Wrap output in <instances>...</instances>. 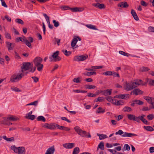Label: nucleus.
Instances as JSON below:
<instances>
[{
  "instance_id": "nucleus-1",
  "label": "nucleus",
  "mask_w": 154,
  "mask_h": 154,
  "mask_svg": "<svg viewBox=\"0 0 154 154\" xmlns=\"http://www.w3.org/2000/svg\"><path fill=\"white\" fill-rule=\"evenodd\" d=\"M42 59L40 57H37L33 60V63L36 67H37V70L39 71L42 70L43 65L41 63L42 61Z\"/></svg>"
},
{
  "instance_id": "nucleus-2",
  "label": "nucleus",
  "mask_w": 154,
  "mask_h": 154,
  "mask_svg": "<svg viewBox=\"0 0 154 154\" xmlns=\"http://www.w3.org/2000/svg\"><path fill=\"white\" fill-rule=\"evenodd\" d=\"M11 149L14 151L16 153L18 154H25L26 151L25 148L23 146L16 147L15 145L11 146Z\"/></svg>"
},
{
  "instance_id": "nucleus-3",
  "label": "nucleus",
  "mask_w": 154,
  "mask_h": 154,
  "mask_svg": "<svg viewBox=\"0 0 154 154\" xmlns=\"http://www.w3.org/2000/svg\"><path fill=\"white\" fill-rule=\"evenodd\" d=\"M59 53V52L58 51L53 53V54L49 57L50 61L57 62L60 61L61 60V58L58 56Z\"/></svg>"
},
{
  "instance_id": "nucleus-4",
  "label": "nucleus",
  "mask_w": 154,
  "mask_h": 154,
  "mask_svg": "<svg viewBox=\"0 0 154 154\" xmlns=\"http://www.w3.org/2000/svg\"><path fill=\"white\" fill-rule=\"evenodd\" d=\"M32 65L29 62H24L22 64L21 66V71L20 72L23 73L24 71L29 70L31 67Z\"/></svg>"
},
{
  "instance_id": "nucleus-5",
  "label": "nucleus",
  "mask_w": 154,
  "mask_h": 154,
  "mask_svg": "<svg viewBox=\"0 0 154 154\" xmlns=\"http://www.w3.org/2000/svg\"><path fill=\"white\" fill-rule=\"evenodd\" d=\"M135 83L133 82H131L129 83L126 82L125 85L124 89L127 91L133 90L136 88L135 85Z\"/></svg>"
},
{
  "instance_id": "nucleus-6",
  "label": "nucleus",
  "mask_w": 154,
  "mask_h": 154,
  "mask_svg": "<svg viewBox=\"0 0 154 154\" xmlns=\"http://www.w3.org/2000/svg\"><path fill=\"white\" fill-rule=\"evenodd\" d=\"M23 76L22 73L18 74L17 75L14 74L11 77L10 81L12 82H16L20 80Z\"/></svg>"
},
{
  "instance_id": "nucleus-7",
  "label": "nucleus",
  "mask_w": 154,
  "mask_h": 154,
  "mask_svg": "<svg viewBox=\"0 0 154 154\" xmlns=\"http://www.w3.org/2000/svg\"><path fill=\"white\" fill-rule=\"evenodd\" d=\"M20 41H21L25 43V44L29 48L31 47V44L26 38L25 37L23 36V38L21 37H18L16 38V41L18 42Z\"/></svg>"
},
{
  "instance_id": "nucleus-8",
  "label": "nucleus",
  "mask_w": 154,
  "mask_h": 154,
  "mask_svg": "<svg viewBox=\"0 0 154 154\" xmlns=\"http://www.w3.org/2000/svg\"><path fill=\"white\" fill-rule=\"evenodd\" d=\"M75 131L79 135L83 137H87V132L85 131H83L79 126H76L74 128Z\"/></svg>"
},
{
  "instance_id": "nucleus-9",
  "label": "nucleus",
  "mask_w": 154,
  "mask_h": 154,
  "mask_svg": "<svg viewBox=\"0 0 154 154\" xmlns=\"http://www.w3.org/2000/svg\"><path fill=\"white\" fill-rule=\"evenodd\" d=\"M88 57L87 55L76 56L74 57L73 60L74 61H82L86 59Z\"/></svg>"
},
{
  "instance_id": "nucleus-10",
  "label": "nucleus",
  "mask_w": 154,
  "mask_h": 154,
  "mask_svg": "<svg viewBox=\"0 0 154 154\" xmlns=\"http://www.w3.org/2000/svg\"><path fill=\"white\" fill-rule=\"evenodd\" d=\"M143 93V92L139 88H136L133 89L131 91L130 94L137 96L138 95L142 94Z\"/></svg>"
},
{
  "instance_id": "nucleus-11",
  "label": "nucleus",
  "mask_w": 154,
  "mask_h": 154,
  "mask_svg": "<svg viewBox=\"0 0 154 154\" xmlns=\"http://www.w3.org/2000/svg\"><path fill=\"white\" fill-rule=\"evenodd\" d=\"M78 41V39H77V38H74L73 39L71 43V46H72V47H74V48H75L81 45V43L79 45H76V44Z\"/></svg>"
},
{
  "instance_id": "nucleus-12",
  "label": "nucleus",
  "mask_w": 154,
  "mask_h": 154,
  "mask_svg": "<svg viewBox=\"0 0 154 154\" xmlns=\"http://www.w3.org/2000/svg\"><path fill=\"white\" fill-rule=\"evenodd\" d=\"M133 82H134V83H135V85L136 86V87L140 85H145L146 84V83L143 82L142 80L141 79H136L134 80V81Z\"/></svg>"
},
{
  "instance_id": "nucleus-13",
  "label": "nucleus",
  "mask_w": 154,
  "mask_h": 154,
  "mask_svg": "<svg viewBox=\"0 0 154 154\" xmlns=\"http://www.w3.org/2000/svg\"><path fill=\"white\" fill-rule=\"evenodd\" d=\"M63 146L66 149H72L75 146V143H68L63 144Z\"/></svg>"
},
{
  "instance_id": "nucleus-14",
  "label": "nucleus",
  "mask_w": 154,
  "mask_h": 154,
  "mask_svg": "<svg viewBox=\"0 0 154 154\" xmlns=\"http://www.w3.org/2000/svg\"><path fill=\"white\" fill-rule=\"evenodd\" d=\"M7 47L8 48V51L12 50L13 49V48L15 46V44L14 43H10L9 42H6Z\"/></svg>"
},
{
  "instance_id": "nucleus-15",
  "label": "nucleus",
  "mask_w": 154,
  "mask_h": 154,
  "mask_svg": "<svg viewBox=\"0 0 154 154\" xmlns=\"http://www.w3.org/2000/svg\"><path fill=\"white\" fill-rule=\"evenodd\" d=\"M55 151L54 146L48 148L46 150L45 154H54Z\"/></svg>"
},
{
  "instance_id": "nucleus-16",
  "label": "nucleus",
  "mask_w": 154,
  "mask_h": 154,
  "mask_svg": "<svg viewBox=\"0 0 154 154\" xmlns=\"http://www.w3.org/2000/svg\"><path fill=\"white\" fill-rule=\"evenodd\" d=\"M32 111H31L28 113L26 114V117L28 119H30L31 120H33L35 118V116L33 115H32Z\"/></svg>"
},
{
  "instance_id": "nucleus-17",
  "label": "nucleus",
  "mask_w": 154,
  "mask_h": 154,
  "mask_svg": "<svg viewBox=\"0 0 154 154\" xmlns=\"http://www.w3.org/2000/svg\"><path fill=\"white\" fill-rule=\"evenodd\" d=\"M118 7L123 8H127L129 7V5L126 2H120L118 4Z\"/></svg>"
},
{
  "instance_id": "nucleus-18",
  "label": "nucleus",
  "mask_w": 154,
  "mask_h": 154,
  "mask_svg": "<svg viewBox=\"0 0 154 154\" xmlns=\"http://www.w3.org/2000/svg\"><path fill=\"white\" fill-rule=\"evenodd\" d=\"M92 5L95 7L99 9L104 8H105V6L103 4H100L99 3L97 4L93 3L92 4Z\"/></svg>"
},
{
  "instance_id": "nucleus-19",
  "label": "nucleus",
  "mask_w": 154,
  "mask_h": 154,
  "mask_svg": "<svg viewBox=\"0 0 154 154\" xmlns=\"http://www.w3.org/2000/svg\"><path fill=\"white\" fill-rule=\"evenodd\" d=\"M137 135L135 134H134L131 133H128L126 132H125L124 134L122 135V136L123 137H132L134 136H136Z\"/></svg>"
},
{
  "instance_id": "nucleus-20",
  "label": "nucleus",
  "mask_w": 154,
  "mask_h": 154,
  "mask_svg": "<svg viewBox=\"0 0 154 154\" xmlns=\"http://www.w3.org/2000/svg\"><path fill=\"white\" fill-rule=\"evenodd\" d=\"M131 14L133 16L134 19L137 21L139 20V18L135 11L132 9L131 10Z\"/></svg>"
},
{
  "instance_id": "nucleus-21",
  "label": "nucleus",
  "mask_w": 154,
  "mask_h": 154,
  "mask_svg": "<svg viewBox=\"0 0 154 154\" xmlns=\"http://www.w3.org/2000/svg\"><path fill=\"white\" fill-rule=\"evenodd\" d=\"M129 97V95L128 94H119L118 96V98L122 99H127Z\"/></svg>"
},
{
  "instance_id": "nucleus-22",
  "label": "nucleus",
  "mask_w": 154,
  "mask_h": 154,
  "mask_svg": "<svg viewBox=\"0 0 154 154\" xmlns=\"http://www.w3.org/2000/svg\"><path fill=\"white\" fill-rule=\"evenodd\" d=\"M112 89H109L103 91V94L105 96H108L111 95Z\"/></svg>"
},
{
  "instance_id": "nucleus-23",
  "label": "nucleus",
  "mask_w": 154,
  "mask_h": 154,
  "mask_svg": "<svg viewBox=\"0 0 154 154\" xmlns=\"http://www.w3.org/2000/svg\"><path fill=\"white\" fill-rule=\"evenodd\" d=\"M70 10L73 12H81L83 11L82 8L77 7L74 8H70Z\"/></svg>"
},
{
  "instance_id": "nucleus-24",
  "label": "nucleus",
  "mask_w": 154,
  "mask_h": 154,
  "mask_svg": "<svg viewBox=\"0 0 154 154\" xmlns=\"http://www.w3.org/2000/svg\"><path fill=\"white\" fill-rule=\"evenodd\" d=\"M99 148H100L102 150H104V143L103 142H101L99 144L97 148V150H98Z\"/></svg>"
},
{
  "instance_id": "nucleus-25",
  "label": "nucleus",
  "mask_w": 154,
  "mask_h": 154,
  "mask_svg": "<svg viewBox=\"0 0 154 154\" xmlns=\"http://www.w3.org/2000/svg\"><path fill=\"white\" fill-rule=\"evenodd\" d=\"M2 119L4 120H3L0 121V122L2 124L6 125L7 124L8 122V117H3Z\"/></svg>"
},
{
  "instance_id": "nucleus-26",
  "label": "nucleus",
  "mask_w": 154,
  "mask_h": 154,
  "mask_svg": "<svg viewBox=\"0 0 154 154\" xmlns=\"http://www.w3.org/2000/svg\"><path fill=\"white\" fill-rule=\"evenodd\" d=\"M150 70V69L146 67L143 66L140 68L139 69V71L141 72L148 71Z\"/></svg>"
},
{
  "instance_id": "nucleus-27",
  "label": "nucleus",
  "mask_w": 154,
  "mask_h": 154,
  "mask_svg": "<svg viewBox=\"0 0 154 154\" xmlns=\"http://www.w3.org/2000/svg\"><path fill=\"white\" fill-rule=\"evenodd\" d=\"M105 112V109H102L101 107H99L98 109V110L96 111V113H102Z\"/></svg>"
},
{
  "instance_id": "nucleus-28",
  "label": "nucleus",
  "mask_w": 154,
  "mask_h": 154,
  "mask_svg": "<svg viewBox=\"0 0 154 154\" xmlns=\"http://www.w3.org/2000/svg\"><path fill=\"white\" fill-rule=\"evenodd\" d=\"M143 128L146 131H152L154 130L153 128L150 126H144Z\"/></svg>"
},
{
  "instance_id": "nucleus-29",
  "label": "nucleus",
  "mask_w": 154,
  "mask_h": 154,
  "mask_svg": "<svg viewBox=\"0 0 154 154\" xmlns=\"http://www.w3.org/2000/svg\"><path fill=\"white\" fill-rule=\"evenodd\" d=\"M130 149V148L129 145L127 144H124L123 148L122 149V150L123 151L127 150L129 151Z\"/></svg>"
},
{
  "instance_id": "nucleus-30",
  "label": "nucleus",
  "mask_w": 154,
  "mask_h": 154,
  "mask_svg": "<svg viewBox=\"0 0 154 154\" xmlns=\"http://www.w3.org/2000/svg\"><path fill=\"white\" fill-rule=\"evenodd\" d=\"M37 120L38 121H43L45 122L46 121V119L44 116H40L37 117Z\"/></svg>"
},
{
  "instance_id": "nucleus-31",
  "label": "nucleus",
  "mask_w": 154,
  "mask_h": 154,
  "mask_svg": "<svg viewBox=\"0 0 154 154\" xmlns=\"http://www.w3.org/2000/svg\"><path fill=\"white\" fill-rule=\"evenodd\" d=\"M86 26L89 29H93L94 30H97V29L96 27L95 26H94L91 24L87 25Z\"/></svg>"
},
{
  "instance_id": "nucleus-32",
  "label": "nucleus",
  "mask_w": 154,
  "mask_h": 154,
  "mask_svg": "<svg viewBox=\"0 0 154 154\" xmlns=\"http://www.w3.org/2000/svg\"><path fill=\"white\" fill-rule=\"evenodd\" d=\"M56 124L54 123L49 124L48 129L51 130H54L55 128Z\"/></svg>"
},
{
  "instance_id": "nucleus-33",
  "label": "nucleus",
  "mask_w": 154,
  "mask_h": 154,
  "mask_svg": "<svg viewBox=\"0 0 154 154\" xmlns=\"http://www.w3.org/2000/svg\"><path fill=\"white\" fill-rule=\"evenodd\" d=\"M132 111L131 108L128 106H125L123 109V111L125 112H130Z\"/></svg>"
},
{
  "instance_id": "nucleus-34",
  "label": "nucleus",
  "mask_w": 154,
  "mask_h": 154,
  "mask_svg": "<svg viewBox=\"0 0 154 154\" xmlns=\"http://www.w3.org/2000/svg\"><path fill=\"white\" fill-rule=\"evenodd\" d=\"M80 152L79 148L78 147H76L74 148L72 154H78Z\"/></svg>"
},
{
  "instance_id": "nucleus-35",
  "label": "nucleus",
  "mask_w": 154,
  "mask_h": 154,
  "mask_svg": "<svg viewBox=\"0 0 154 154\" xmlns=\"http://www.w3.org/2000/svg\"><path fill=\"white\" fill-rule=\"evenodd\" d=\"M135 115L132 114H128L127 115L128 118L130 120L134 121V119Z\"/></svg>"
},
{
  "instance_id": "nucleus-36",
  "label": "nucleus",
  "mask_w": 154,
  "mask_h": 154,
  "mask_svg": "<svg viewBox=\"0 0 154 154\" xmlns=\"http://www.w3.org/2000/svg\"><path fill=\"white\" fill-rule=\"evenodd\" d=\"M84 75H96V73L95 72H87L86 73H84Z\"/></svg>"
},
{
  "instance_id": "nucleus-37",
  "label": "nucleus",
  "mask_w": 154,
  "mask_h": 154,
  "mask_svg": "<svg viewBox=\"0 0 154 154\" xmlns=\"http://www.w3.org/2000/svg\"><path fill=\"white\" fill-rule=\"evenodd\" d=\"M134 101L136 104L142 105L143 104V102L140 100H135Z\"/></svg>"
},
{
  "instance_id": "nucleus-38",
  "label": "nucleus",
  "mask_w": 154,
  "mask_h": 154,
  "mask_svg": "<svg viewBox=\"0 0 154 154\" xmlns=\"http://www.w3.org/2000/svg\"><path fill=\"white\" fill-rule=\"evenodd\" d=\"M113 72L110 71H108L105 72L103 73V74L105 75H109L111 76L112 75Z\"/></svg>"
},
{
  "instance_id": "nucleus-39",
  "label": "nucleus",
  "mask_w": 154,
  "mask_h": 154,
  "mask_svg": "<svg viewBox=\"0 0 154 154\" xmlns=\"http://www.w3.org/2000/svg\"><path fill=\"white\" fill-rule=\"evenodd\" d=\"M119 53L120 54L122 55L128 57L130 55V54L127 53H125L122 51H119Z\"/></svg>"
},
{
  "instance_id": "nucleus-40",
  "label": "nucleus",
  "mask_w": 154,
  "mask_h": 154,
  "mask_svg": "<svg viewBox=\"0 0 154 154\" xmlns=\"http://www.w3.org/2000/svg\"><path fill=\"white\" fill-rule=\"evenodd\" d=\"M38 104V101L36 100L33 102H31L29 104L26 105V106H29V105H33L35 106H36Z\"/></svg>"
},
{
  "instance_id": "nucleus-41",
  "label": "nucleus",
  "mask_w": 154,
  "mask_h": 154,
  "mask_svg": "<svg viewBox=\"0 0 154 154\" xmlns=\"http://www.w3.org/2000/svg\"><path fill=\"white\" fill-rule=\"evenodd\" d=\"M80 79L81 78L80 77L75 78L73 79V81L76 83H79L81 81Z\"/></svg>"
},
{
  "instance_id": "nucleus-42",
  "label": "nucleus",
  "mask_w": 154,
  "mask_h": 154,
  "mask_svg": "<svg viewBox=\"0 0 154 154\" xmlns=\"http://www.w3.org/2000/svg\"><path fill=\"white\" fill-rule=\"evenodd\" d=\"M8 120L10 121H15L19 119V118L16 117H14L13 116L8 117Z\"/></svg>"
},
{
  "instance_id": "nucleus-43",
  "label": "nucleus",
  "mask_w": 154,
  "mask_h": 154,
  "mask_svg": "<svg viewBox=\"0 0 154 154\" xmlns=\"http://www.w3.org/2000/svg\"><path fill=\"white\" fill-rule=\"evenodd\" d=\"M15 22L19 24H20L22 25L24 24V22L21 19H20L17 18L16 19Z\"/></svg>"
},
{
  "instance_id": "nucleus-44",
  "label": "nucleus",
  "mask_w": 154,
  "mask_h": 154,
  "mask_svg": "<svg viewBox=\"0 0 154 154\" xmlns=\"http://www.w3.org/2000/svg\"><path fill=\"white\" fill-rule=\"evenodd\" d=\"M62 51L64 53V54L66 56H69L71 54V52L70 51H67V50L63 51Z\"/></svg>"
},
{
  "instance_id": "nucleus-45",
  "label": "nucleus",
  "mask_w": 154,
  "mask_h": 154,
  "mask_svg": "<svg viewBox=\"0 0 154 154\" xmlns=\"http://www.w3.org/2000/svg\"><path fill=\"white\" fill-rule=\"evenodd\" d=\"M123 102L122 100H117L115 105H116V106L122 105L123 104Z\"/></svg>"
},
{
  "instance_id": "nucleus-46",
  "label": "nucleus",
  "mask_w": 154,
  "mask_h": 154,
  "mask_svg": "<svg viewBox=\"0 0 154 154\" xmlns=\"http://www.w3.org/2000/svg\"><path fill=\"white\" fill-rule=\"evenodd\" d=\"M108 137L105 134H100V137L99 139L100 140L104 139Z\"/></svg>"
},
{
  "instance_id": "nucleus-47",
  "label": "nucleus",
  "mask_w": 154,
  "mask_h": 154,
  "mask_svg": "<svg viewBox=\"0 0 154 154\" xmlns=\"http://www.w3.org/2000/svg\"><path fill=\"white\" fill-rule=\"evenodd\" d=\"M60 8L63 10H70V8L68 6H62Z\"/></svg>"
},
{
  "instance_id": "nucleus-48",
  "label": "nucleus",
  "mask_w": 154,
  "mask_h": 154,
  "mask_svg": "<svg viewBox=\"0 0 154 154\" xmlns=\"http://www.w3.org/2000/svg\"><path fill=\"white\" fill-rule=\"evenodd\" d=\"M96 86L94 85H88L86 86V88L88 89H94Z\"/></svg>"
},
{
  "instance_id": "nucleus-49",
  "label": "nucleus",
  "mask_w": 154,
  "mask_h": 154,
  "mask_svg": "<svg viewBox=\"0 0 154 154\" xmlns=\"http://www.w3.org/2000/svg\"><path fill=\"white\" fill-rule=\"evenodd\" d=\"M124 134V132L123 131L121 130H119L118 132H117L115 134L116 135H122L123 134Z\"/></svg>"
},
{
  "instance_id": "nucleus-50",
  "label": "nucleus",
  "mask_w": 154,
  "mask_h": 154,
  "mask_svg": "<svg viewBox=\"0 0 154 154\" xmlns=\"http://www.w3.org/2000/svg\"><path fill=\"white\" fill-rule=\"evenodd\" d=\"M147 117L149 120H151L154 118V116L152 114H150L147 115Z\"/></svg>"
},
{
  "instance_id": "nucleus-51",
  "label": "nucleus",
  "mask_w": 154,
  "mask_h": 154,
  "mask_svg": "<svg viewBox=\"0 0 154 154\" xmlns=\"http://www.w3.org/2000/svg\"><path fill=\"white\" fill-rule=\"evenodd\" d=\"M53 23L54 24V26L55 27H57L59 25V23L58 22L56 21L55 20H53Z\"/></svg>"
},
{
  "instance_id": "nucleus-52",
  "label": "nucleus",
  "mask_w": 154,
  "mask_h": 154,
  "mask_svg": "<svg viewBox=\"0 0 154 154\" xmlns=\"http://www.w3.org/2000/svg\"><path fill=\"white\" fill-rule=\"evenodd\" d=\"M31 67H32L30 68L29 72L33 73L36 70V67H34L33 68V64H32Z\"/></svg>"
},
{
  "instance_id": "nucleus-53",
  "label": "nucleus",
  "mask_w": 154,
  "mask_h": 154,
  "mask_svg": "<svg viewBox=\"0 0 154 154\" xmlns=\"http://www.w3.org/2000/svg\"><path fill=\"white\" fill-rule=\"evenodd\" d=\"M140 4L142 5L144 7H146L148 5V4L146 3L143 0L141 1Z\"/></svg>"
},
{
  "instance_id": "nucleus-54",
  "label": "nucleus",
  "mask_w": 154,
  "mask_h": 154,
  "mask_svg": "<svg viewBox=\"0 0 154 154\" xmlns=\"http://www.w3.org/2000/svg\"><path fill=\"white\" fill-rule=\"evenodd\" d=\"M5 37L9 39H11V36L10 35L8 32H5Z\"/></svg>"
},
{
  "instance_id": "nucleus-55",
  "label": "nucleus",
  "mask_w": 154,
  "mask_h": 154,
  "mask_svg": "<svg viewBox=\"0 0 154 154\" xmlns=\"http://www.w3.org/2000/svg\"><path fill=\"white\" fill-rule=\"evenodd\" d=\"M43 15L45 18L47 22H49L50 20L49 17L46 14H43Z\"/></svg>"
},
{
  "instance_id": "nucleus-56",
  "label": "nucleus",
  "mask_w": 154,
  "mask_h": 154,
  "mask_svg": "<svg viewBox=\"0 0 154 154\" xmlns=\"http://www.w3.org/2000/svg\"><path fill=\"white\" fill-rule=\"evenodd\" d=\"M134 121H135L137 122H140V116L138 117L135 116Z\"/></svg>"
},
{
  "instance_id": "nucleus-57",
  "label": "nucleus",
  "mask_w": 154,
  "mask_h": 154,
  "mask_svg": "<svg viewBox=\"0 0 154 154\" xmlns=\"http://www.w3.org/2000/svg\"><path fill=\"white\" fill-rule=\"evenodd\" d=\"M32 78L33 79V81L34 82L36 83L38 81V78L36 76H32Z\"/></svg>"
},
{
  "instance_id": "nucleus-58",
  "label": "nucleus",
  "mask_w": 154,
  "mask_h": 154,
  "mask_svg": "<svg viewBox=\"0 0 154 154\" xmlns=\"http://www.w3.org/2000/svg\"><path fill=\"white\" fill-rule=\"evenodd\" d=\"M148 30L149 32H154V27L149 26L148 28Z\"/></svg>"
},
{
  "instance_id": "nucleus-59",
  "label": "nucleus",
  "mask_w": 154,
  "mask_h": 154,
  "mask_svg": "<svg viewBox=\"0 0 154 154\" xmlns=\"http://www.w3.org/2000/svg\"><path fill=\"white\" fill-rule=\"evenodd\" d=\"M20 129L24 131H30V128L29 127H26V128H20Z\"/></svg>"
},
{
  "instance_id": "nucleus-60",
  "label": "nucleus",
  "mask_w": 154,
  "mask_h": 154,
  "mask_svg": "<svg viewBox=\"0 0 154 154\" xmlns=\"http://www.w3.org/2000/svg\"><path fill=\"white\" fill-rule=\"evenodd\" d=\"M151 109L150 106L149 108L147 107L144 106L143 107L142 110L143 111H148L150 110Z\"/></svg>"
},
{
  "instance_id": "nucleus-61",
  "label": "nucleus",
  "mask_w": 154,
  "mask_h": 154,
  "mask_svg": "<svg viewBox=\"0 0 154 154\" xmlns=\"http://www.w3.org/2000/svg\"><path fill=\"white\" fill-rule=\"evenodd\" d=\"M113 74L112 75L114 77H117L118 78H119L120 77L119 75V73H117L116 72H112Z\"/></svg>"
},
{
  "instance_id": "nucleus-62",
  "label": "nucleus",
  "mask_w": 154,
  "mask_h": 154,
  "mask_svg": "<svg viewBox=\"0 0 154 154\" xmlns=\"http://www.w3.org/2000/svg\"><path fill=\"white\" fill-rule=\"evenodd\" d=\"M61 119L62 120L66 121L70 123L71 122L70 121L67 119L66 117H62L61 118Z\"/></svg>"
},
{
  "instance_id": "nucleus-63",
  "label": "nucleus",
  "mask_w": 154,
  "mask_h": 154,
  "mask_svg": "<svg viewBox=\"0 0 154 154\" xmlns=\"http://www.w3.org/2000/svg\"><path fill=\"white\" fill-rule=\"evenodd\" d=\"M64 127V126H60L59 125L56 124L55 127H57L58 129L60 130H63Z\"/></svg>"
},
{
  "instance_id": "nucleus-64",
  "label": "nucleus",
  "mask_w": 154,
  "mask_h": 154,
  "mask_svg": "<svg viewBox=\"0 0 154 154\" xmlns=\"http://www.w3.org/2000/svg\"><path fill=\"white\" fill-rule=\"evenodd\" d=\"M108 150L112 154H116V151L115 150L109 149Z\"/></svg>"
}]
</instances>
